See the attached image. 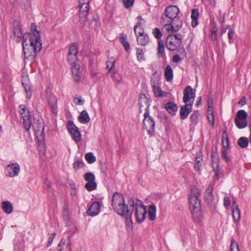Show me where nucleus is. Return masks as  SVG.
Listing matches in <instances>:
<instances>
[{"instance_id":"f257e3e1","label":"nucleus","mask_w":251,"mask_h":251,"mask_svg":"<svg viewBox=\"0 0 251 251\" xmlns=\"http://www.w3.org/2000/svg\"><path fill=\"white\" fill-rule=\"evenodd\" d=\"M31 30L32 34H26L23 36L22 45L25 62H34L36 52L41 50L42 46L35 24H31Z\"/></svg>"},{"instance_id":"f03ea898","label":"nucleus","mask_w":251,"mask_h":251,"mask_svg":"<svg viewBox=\"0 0 251 251\" xmlns=\"http://www.w3.org/2000/svg\"><path fill=\"white\" fill-rule=\"evenodd\" d=\"M201 195V192L197 186H193L191 187L189 197V207L191 209L193 220L196 223H200L203 219L201 200L200 199Z\"/></svg>"},{"instance_id":"7ed1b4c3","label":"nucleus","mask_w":251,"mask_h":251,"mask_svg":"<svg viewBox=\"0 0 251 251\" xmlns=\"http://www.w3.org/2000/svg\"><path fill=\"white\" fill-rule=\"evenodd\" d=\"M112 206L113 210L118 214L125 217L127 224H132V211L130 207L125 204L124 197L120 193L115 192L113 195Z\"/></svg>"},{"instance_id":"20e7f679","label":"nucleus","mask_w":251,"mask_h":251,"mask_svg":"<svg viewBox=\"0 0 251 251\" xmlns=\"http://www.w3.org/2000/svg\"><path fill=\"white\" fill-rule=\"evenodd\" d=\"M128 205L130 207L131 211L135 210V215L136 221L138 223L143 222L145 218L147 213L146 206L142 201L139 199H136L135 201L133 198H131L128 201Z\"/></svg>"},{"instance_id":"39448f33","label":"nucleus","mask_w":251,"mask_h":251,"mask_svg":"<svg viewBox=\"0 0 251 251\" xmlns=\"http://www.w3.org/2000/svg\"><path fill=\"white\" fill-rule=\"evenodd\" d=\"M182 36L180 34L169 35L166 40L167 48L172 51L176 50L182 43Z\"/></svg>"},{"instance_id":"423d86ee","label":"nucleus","mask_w":251,"mask_h":251,"mask_svg":"<svg viewBox=\"0 0 251 251\" xmlns=\"http://www.w3.org/2000/svg\"><path fill=\"white\" fill-rule=\"evenodd\" d=\"M143 121V128L148 131L150 136L154 133L155 121L154 119L150 116V112H145Z\"/></svg>"},{"instance_id":"0eeeda50","label":"nucleus","mask_w":251,"mask_h":251,"mask_svg":"<svg viewBox=\"0 0 251 251\" xmlns=\"http://www.w3.org/2000/svg\"><path fill=\"white\" fill-rule=\"evenodd\" d=\"M213 185L210 184L209 186L206 189L204 193V201L211 210L214 211L216 209V202L214 201V196L212 192Z\"/></svg>"},{"instance_id":"6e6552de","label":"nucleus","mask_w":251,"mask_h":251,"mask_svg":"<svg viewBox=\"0 0 251 251\" xmlns=\"http://www.w3.org/2000/svg\"><path fill=\"white\" fill-rule=\"evenodd\" d=\"M89 0H79V20L82 24L87 21V16L89 11Z\"/></svg>"},{"instance_id":"1a4fd4ad","label":"nucleus","mask_w":251,"mask_h":251,"mask_svg":"<svg viewBox=\"0 0 251 251\" xmlns=\"http://www.w3.org/2000/svg\"><path fill=\"white\" fill-rule=\"evenodd\" d=\"M67 127L68 132L72 135L73 139L76 143L80 142L81 139V134L78 128L72 121L70 120L67 122Z\"/></svg>"},{"instance_id":"9d476101","label":"nucleus","mask_w":251,"mask_h":251,"mask_svg":"<svg viewBox=\"0 0 251 251\" xmlns=\"http://www.w3.org/2000/svg\"><path fill=\"white\" fill-rule=\"evenodd\" d=\"M22 84L24 88L27 99H30L32 96L31 83L26 72H23L22 74Z\"/></svg>"},{"instance_id":"9b49d317","label":"nucleus","mask_w":251,"mask_h":251,"mask_svg":"<svg viewBox=\"0 0 251 251\" xmlns=\"http://www.w3.org/2000/svg\"><path fill=\"white\" fill-rule=\"evenodd\" d=\"M34 123L33 127L34 130L37 135L39 136L38 138H40L41 140H44L45 136V126L43 120L41 117L38 119L34 118Z\"/></svg>"},{"instance_id":"f8f14e48","label":"nucleus","mask_w":251,"mask_h":251,"mask_svg":"<svg viewBox=\"0 0 251 251\" xmlns=\"http://www.w3.org/2000/svg\"><path fill=\"white\" fill-rule=\"evenodd\" d=\"M150 102L149 98L145 94H140L139 97V112H142L145 107V112H150Z\"/></svg>"},{"instance_id":"ddd939ff","label":"nucleus","mask_w":251,"mask_h":251,"mask_svg":"<svg viewBox=\"0 0 251 251\" xmlns=\"http://www.w3.org/2000/svg\"><path fill=\"white\" fill-rule=\"evenodd\" d=\"M46 98L50 105L52 112L54 114L57 113V98L50 90L46 92Z\"/></svg>"},{"instance_id":"4468645a","label":"nucleus","mask_w":251,"mask_h":251,"mask_svg":"<svg viewBox=\"0 0 251 251\" xmlns=\"http://www.w3.org/2000/svg\"><path fill=\"white\" fill-rule=\"evenodd\" d=\"M195 96L196 90L188 85L183 90V101L184 103H188L191 100L193 101Z\"/></svg>"},{"instance_id":"2eb2a0df","label":"nucleus","mask_w":251,"mask_h":251,"mask_svg":"<svg viewBox=\"0 0 251 251\" xmlns=\"http://www.w3.org/2000/svg\"><path fill=\"white\" fill-rule=\"evenodd\" d=\"M78 47L76 44L74 43L70 46L68 54V61L71 63H76L77 61V54Z\"/></svg>"},{"instance_id":"dca6fc26","label":"nucleus","mask_w":251,"mask_h":251,"mask_svg":"<svg viewBox=\"0 0 251 251\" xmlns=\"http://www.w3.org/2000/svg\"><path fill=\"white\" fill-rule=\"evenodd\" d=\"M20 171V166L17 163L10 164L6 168V176L9 177L16 176L18 175Z\"/></svg>"},{"instance_id":"f3484780","label":"nucleus","mask_w":251,"mask_h":251,"mask_svg":"<svg viewBox=\"0 0 251 251\" xmlns=\"http://www.w3.org/2000/svg\"><path fill=\"white\" fill-rule=\"evenodd\" d=\"M185 103V105L181 106L180 109V118L181 120L186 119L191 112L193 101Z\"/></svg>"},{"instance_id":"a211bd4d","label":"nucleus","mask_w":251,"mask_h":251,"mask_svg":"<svg viewBox=\"0 0 251 251\" xmlns=\"http://www.w3.org/2000/svg\"><path fill=\"white\" fill-rule=\"evenodd\" d=\"M179 12L178 8L176 6H168L165 10V16L170 21L178 17Z\"/></svg>"},{"instance_id":"6ab92c4d","label":"nucleus","mask_w":251,"mask_h":251,"mask_svg":"<svg viewBox=\"0 0 251 251\" xmlns=\"http://www.w3.org/2000/svg\"><path fill=\"white\" fill-rule=\"evenodd\" d=\"M100 202L98 201L93 202L87 210V213L88 215L92 217L96 216L100 212Z\"/></svg>"},{"instance_id":"aec40b11","label":"nucleus","mask_w":251,"mask_h":251,"mask_svg":"<svg viewBox=\"0 0 251 251\" xmlns=\"http://www.w3.org/2000/svg\"><path fill=\"white\" fill-rule=\"evenodd\" d=\"M164 107L166 110L172 116H175L178 110V107L176 103L174 102L169 101L166 103Z\"/></svg>"},{"instance_id":"412c9836","label":"nucleus","mask_w":251,"mask_h":251,"mask_svg":"<svg viewBox=\"0 0 251 251\" xmlns=\"http://www.w3.org/2000/svg\"><path fill=\"white\" fill-rule=\"evenodd\" d=\"M79 69V64H73L72 66V72L75 82H79L80 80Z\"/></svg>"},{"instance_id":"4be33fe9","label":"nucleus","mask_w":251,"mask_h":251,"mask_svg":"<svg viewBox=\"0 0 251 251\" xmlns=\"http://www.w3.org/2000/svg\"><path fill=\"white\" fill-rule=\"evenodd\" d=\"M232 217L234 221H238L240 219V211L235 201L232 202Z\"/></svg>"},{"instance_id":"5701e85b","label":"nucleus","mask_w":251,"mask_h":251,"mask_svg":"<svg viewBox=\"0 0 251 251\" xmlns=\"http://www.w3.org/2000/svg\"><path fill=\"white\" fill-rule=\"evenodd\" d=\"M78 121L81 124H87L90 121V118L86 110H83L78 117Z\"/></svg>"},{"instance_id":"b1692460","label":"nucleus","mask_w":251,"mask_h":251,"mask_svg":"<svg viewBox=\"0 0 251 251\" xmlns=\"http://www.w3.org/2000/svg\"><path fill=\"white\" fill-rule=\"evenodd\" d=\"M160 73L155 72L151 76V84L152 87L160 85Z\"/></svg>"},{"instance_id":"393cba45","label":"nucleus","mask_w":251,"mask_h":251,"mask_svg":"<svg viewBox=\"0 0 251 251\" xmlns=\"http://www.w3.org/2000/svg\"><path fill=\"white\" fill-rule=\"evenodd\" d=\"M2 209L6 214H9L12 212L13 207L12 203L9 201H5L2 202Z\"/></svg>"},{"instance_id":"a878e982","label":"nucleus","mask_w":251,"mask_h":251,"mask_svg":"<svg viewBox=\"0 0 251 251\" xmlns=\"http://www.w3.org/2000/svg\"><path fill=\"white\" fill-rule=\"evenodd\" d=\"M62 216L63 219L65 222L66 225L69 226L70 216L69 212V207L66 204H65L63 207Z\"/></svg>"},{"instance_id":"bb28decb","label":"nucleus","mask_w":251,"mask_h":251,"mask_svg":"<svg viewBox=\"0 0 251 251\" xmlns=\"http://www.w3.org/2000/svg\"><path fill=\"white\" fill-rule=\"evenodd\" d=\"M149 218L150 221H154L156 219V208L155 205L149 206L148 208Z\"/></svg>"},{"instance_id":"cd10ccee","label":"nucleus","mask_w":251,"mask_h":251,"mask_svg":"<svg viewBox=\"0 0 251 251\" xmlns=\"http://www.w3.org/2000/svg\"><path fill=\"white\" fill-rule=\"evenodd\" d=\"M199 16V10L197 9H193L191 13L192 26L194 27L198 25V19Z\"/></svg>"},{"instance_id":"c85d7f7f","label":"nucleus","mask_w":251,"mask_h":251,"mask_svg":"<svg viewBox=\"0 0 251 251\" xmlns=\"http://www.w3.org/2000/svg\"><path fill=\"white\" fill-rule=\"evenodd\" d=\"M152 89L154 94L156 97H165L168 95V93L162 91L160 88L159 85L156 87H152Z\"/></svg>"},{"instance_id":"c756f323","label":"nucleus","mask_w":251,"mask_h":251,"mask_svg":"<svg viewBox=\"0 0 251 251\" xmlns=\"http://www.w3.org/2000/svg\"><path fill=\"white\" fill-rule=\"evenodd\" d=\"M142 20L141 19V21L137 23L134 27V30L137 36L145 34L144 33L143 24H142Z\"/></svg>"},{"instance_id":"7c9ffc66","label":"nucleus","mask_w":251,"mask_h":251,"mask_svg":"<svg viewBox=\"0 0 251 251\" xmlns=\"http://www.w3.org/2000/svg\"><path fill=\"white\" fill-rule=\"evenodd\" d=\"M165 76L167 81H170L173 78V70L170 65H167L165 69Z\"/></svg>"},{"instance_id":"2f4dec72","label":"nucleus","mask_w":251,"mask_h":251,"mask_svg":"<svg viewBox=\"0 0 251 251\" xmlns=\"http://www.w3.org/2000/svg\"><path fill=\"white\" fill-rule=\"evenodd\" d=\"M167 22H172L173 26L175 27V31L178 30L181 27L182 23V21L179 19L178 17H177L174 19H172L170 21H168Z\"/></svg>"},{"instance_id":"473e14b6","label":"nucleus","mask_w":251,"mask_h":251,"mask_svg":"<svg viewBox=\"0 0 251 251\" xmlns=\"http://www.w3.org/2000/svg\"><path fill=\"white\" fill-rule=\"evenodd\" d=\"M164 45L163 41L159 40L158 42L157 53V55L158 58L162 57L164 53Z\"/></svg>"},{"instance_id":"72a5a7b5","label":"nucleus","mask_w":251,"mask_h":251,"mask_svg":"<svg viewBox=\"0 0 251 251\" xmlns=\"http://www.w3.org/2000/svg\"><path fill=\"white\" fill-rule=\"evenodd\" d=\"M137 41L139 45L145 46L148 43L149 38L146 34L137 36Z\"/></svg>"},{"instance_id":"f704fd0d","label":"nucleus","mask_w":251,"mask_h":251,"mask_svg":"<svg viewBox=\"0 0 251 251\" xmlns=\"http://www.w3.org/2000/svg\"><path fill=\"white\" fill-rule=\"evenodd\" d=\"M19 108H20V113L22 115L23 118L31 117L30 112L25 105H20Z\"/></svg>"},{"instance_id":"c9c22d12","label":"nucleus","mask_w":251,"mask_h":251,"mask_svg":"<svg viewBox=\"0 0 251 251\" xmlns=\"http://www.w3.org/2000/svg\"><path fill=\"white\" fill-rule=\"evenodd\" d=\"M234 121L236 126L240 129L246 127L248 124L247 119H237V118H235Z\"/></svg>"},{"instance_id":"e433bc0d","label":"nucleus","mask_w":251,"mask_h":251,"mask_svg":"<svg viewBox=\"0 0 251 251\" xmlns=\"http://www.w3.org/2000/svg\"><path fill=\"white\" fill-rule=\"evenodd\" d=\"M249 143V140L245 137H240L237 141L238 145L241 148H245L248 147Z\"/></svg>"},{"instance_id":"4c0bfd02","label":"nucleus","mask_w":251,"mask_h":251,"mask_svg":"<svg viewBox=\"0 0 251 251\" xmlns=\"http://www.w3.org/2000/svg\"><path fill=\"white\" fill-rule=\"evenodd\" d=\"M200 116V112L199 111H195L192 113L190 116V119L191 123L194 126H196L199 122V117Z\"/></svg>"},{"instance_id":"58836bf2","label":"nucleus","mask_w":251,"mask_h":251,"mask_svg":"<svg viewBox=\"0 0 251 251\" xmlns=\"http://www.w3.org/2000/svg\"><path fill=\"white\" fill-rule=\"evenodd\" d=\"M120 41L124 46L125 50L127 51L130 48V45L127 41V36L126 35H121L120 37Z\"/></svg>"},{"instance_id":"ea45409f","label":"nucleus","mask_w":251,"mask_h":251,"mask_svg":"<svg viewBox=\"0 0 251 251\" xmlns=\"http://www.w3.org/2000/svg\"><path fill=\"white\" fill-rule=\"evenodd\" d=\"M97 183L95 181L87 182L85 185V187L88 191H92L96 189L97 188Z\"/></svg>"},{"instance_id":"a19ab883","label":"nucleus","mask_w":251,"mask_h":251,"mask_svg":"<svg viewBox=\"0 0 251 251\" xmlns=\"http://www.w3.org/2000/svg\"><path fill=\"white\" fill-rule=\"evenodd\" d=\"M85 158L89 164L93 163L96 160V157L94 155L92 152L87 153L85 155Z\"/></svg>"},{"instance_id":"79ce46f5","label":"nucleus","mask_w":251,"mask_h":251,"mask_svg":"<svg viewBox=\"0 0 251 251\" xmlns=\"http://www.w3.org/2000/svg\"><path fill=\"white\" fill-rule=\"evenodd\" d=\"M224 134H226V137L225 139V137L224 136L223 137L222 144H223V148H224V149L223 150H226L229 147V139L227 137L226 130H225L224 131Z\"/></svg>"},{"instance_id":"37998d69","label":"nucleus","mask_w":251,"mask_h":251,"mask_svg":"<svg viewBox=\"0 0 251 251\" xmlns=\"http://www.w3.org/2000/svg\"><path fill=\"white\" fill-rule=\"evenodd\" d=\"M23 123L25 128L26 131H29L32 124L31 119L30 118H23Z\"/></svg>"},{"instance_id":"c03bdc74","label":"nucleus","mask_w":251,"mask_h":251,"mask_svg":"<svg viewBox=\"0 0 251 251\" xmlns=\"http://www.w3.org/2000/svg\"><path fill=\"white\" fill-rule=\"evenodd\" d=\"M247 113L245 110H240L237 112L235 118H237V119H247Z\"/></svg>"},{"instance_id":"a18cd8bd","label":"nucleus","mask_w":251,"mask_h":251,"mask_svg":"<svg viewBox=\"0 0 251 251\" xmlns=\"http://www.w3.org/2000/svg\"><path fill=\"white\" fill-rule=\"evenodd\" d=\"M137 58L139 61H144V52L141 48L136 49Z\"/></svg>"},{"instance_id":"49530a36","label":"nucleus","mask_w":251,"mask_h":251,"mask_svg":"<svg viewBox=\"0 0 251 251\" xmlns=\"http://www.w3.org/2000/svg\"><path fill=\"white\" fill-rule=\"evenodd\" d=\"M84 178L87 182L94 181L95 180V176L92 173L89 172L84 174Z\"/></svg>"},{"instance_id":"de8ad7c7","label":"nucleus","mask_w":251,"mask_h":251,"mask_svg":"<svg viewBox=\"0 0 251 251\" xmlns=\"http://www.w3.org/2000/svg\"><path fill=\"white\" fill-rule=\"evenodd\" d=\"M84 166V163L82 159L76 160L74 162L73 167L75 170H78L83 168Z\"/></svg>"},{"instance_id":"09e8293b","label":"nucleus","mask_w":251,"mask_h":251,"mask_svg":"<svg viewBox=\"0 0 251 251\" xmlns=\"http://www.w3.org/2000/svg\"><path fill=\"white\" fill-rule=\"evenodd\" d=\"M230 250V251H240L237 243L233 239L231 240Z\"/></svg>"},{"instance_id":"8fccbe9b","label":"nucleus","mask_w":251,"mask_h":251,"mask_svg":"<svg viewBox=\"0 0 251 251\" xmlns=\"http://www.w3.org/2000/svg\"><path fill=\"white\" fill-rule=\"evenodd\" d=\"M221 157L223 160H225L226 163L231 162V159L227 155L226 150H222L221 153Z\"/></svg>"},{"instance_id":"3c124183","label":"nucleus","mask_w":251,"mask_h":251,"mask_svg":"<svg viewBox=\"0 0 251 251\" xmlns=\"http://www.w3.org/2000/svg\"><path fill=\"white\" fill-rule=\"evenodd\" d=\"M202 160V158L200 159H195L196 164L194 165V169L197 172H200L201 167V166L202 163L201 161Z\"/></svg>"},{"instance_id":"603ef678","label":"nucleus","mask_w":251,"mask_h":251,"mask_svg":"<svg viewBox=\"0 0 251 251\" xmlns=\"http://www.w3.org/2000/svg\"><path fill=\"white\" fill-rule=\"evenodd\" d=\"M207 120L209 123L212 125V126L214 125V114L213 111H210L209 113H207Z\"/></svg>"},{"instance_id":"864d4df0","label":"nucleus","mask_w":251,"mask_h":251,"mask_svg":"<svg viewBox=\"0 0 251 251\" xmlns=\"http://www.w3.org/2000/svg\"><path fill=\"white\" fill-rule=\"evenodd\" d=\"M164 28L169 33L176 31H175V27H174V26H173V25L172 22H171V24H165V26H164Z\"/></svg>"},{"instance_id":"5fc2aeb1","label":"nucleus","mask_w":251,"mask_h":251,"mask_svg":"<svg viewBox=\"0 0 251 251\" xmlns=\"http://www.w3.org/2000/svg\"><path fill=\"white\" fill-rule=\"evenodd\" d=\"M227 28L228 30L227 35L229 39V43H231L232 42V40L234 36V32L233 30L229 26H227Z\"/></svg>"},{"instance_id":"6e6d98bb","label":"nucleus","mask_w":251,"mask_h":251,"mask_svg":"<svg viewBox=\"0 0 251 251\" xmlns=\"http://www.w3.org/2000/svg\"><path fill=\"white\" fill-rule=\"evenodd\" d=\"M152 33L154 36L158 39H160L162 37V33L160 29L158 28H155L153 30Z\"/></svg>"},{"instance_id":"4d7b16f0","label":"nucleus","mask_w":251,"mask_h":251,"mask_svg":"<svg viewBox=\"0 0 251 251\" xmlns=\"http://www.w3.org/2000/svg\"><path fill=\"white\" fill-rule=\"evenodd\" d=\"M114 64H107L106 66V68L108 70L109 73L111 74L112 76H113L116 73V71L114 67Z\"/></svg>"},{"instance_id":"13d9d810","label":"nucleus","mask_w":251,"mask_h":251,"mask_svg":"<svg viewBox=\"0 0 251 251\" xmlns=\"http://www.w3.org/2000/svg\"><path fill=\"white\" fill-rule=\"evenodd\" d=\"M14 249L16 251H24V247L23 244L21 242H18L15 244Z\"/></svg>"},{"instance_id":"bf43d9fd","label":"nucleus","mask_w":251,"mask_h":251,"mask_svg":"<svg viewBox=\"0 0 251 251\" xmlns=\"http://www.w3.org/2000/svg\"><path fill=\"white\" fill-rule=\"evenodd\" d=\"M219 162H218V158L215 159V162L212 163L213 171L214 172H217V171H220L219 169Z\"/></svg>"},{"instance_id":"052dcab7","label":"nucleus","mask_w":251,"mask_h":251,"mask_svg":"<svg viewBox=\"0 0 251 251\" xmlns=\"http://www.w3.org/2000/svg\"><path fill=\"white\" fill-rule=\"evenodd\" d=\"M73 101L76 105H83L85 102L84 100H81L80 98H74Z\"/></svg>"},{"instance_id":"680f3d73","label":"nucleus","mask_w":251,"mask_h":251,"mask_svg":"<svg viewBox=\"0 0 251 251\" xmlns=\"http://www.w3.org/2000/svg\"><path fill=\"white\" fill-rule=\"evenodd\" d=\"M208 103V109L207 113H209L210 111H213V100L211 98H209L207 100Z\"/></svg>"},{"instance_id":"e2e57ef3","label":"nucleus","mask_w":251,"mask_h":251,"mask_svg":"<svg viewBox=\"0 0 251 251\" xmlns=\"http://www.w3.org/2000/svg\"><path fill=\"white\" fill-rule=\"evenodd\" d=\"M66 241L64 239H61L60 243L57 246L58 251H62L63 249V246L65 244Z\"/></svg>"},{"instance_id":"0e129e2a","label":"nucleus","mask_w":251,"mask_h":251,"mask_svg":"<svg viewBox=\"0 0 251 251\" xmlns=\"http://www.w3.org/2000/svg\"><path fill=\"white\" fill-rule=\"evenodd\" d=\"M134 1V0H123L124 4L126 8H128L132 6Z\"/></svg>"},{"instance_id":"69168bd1","label":"nucleus","mask_w":251,"mask_h":251,"mask_svg":"<svg viewBox=\"0 0 251 251\" xmlns=\"http://www.w3.org/2000/svg\"><path fill=\"white\" fill-rule=\"evenodd\" d=\"M212 158V163L215 162V159L218 158V162H220V159L217 152L212 151L211 155Z\"/></svg>"},{"instance_id":"338daca9","label":"nucleus","mask_w":251,"mask_h":251,"mask_svg":"<svg viewBox=\"0 0 251 251\" xmlns=\"http://www.w3.org/2000/svg\"><path fill=\"white\" fill-rule=\"evenodd\" d=\"M231 202L230 198L226 196L224 198V205L225 207H228L230 205Z\"/></svg>"},{"instance_id":"774afa93","label":"nucleus","mask_w":251,"mask_h":251,"mask_svg":"<svg viewBox=\"0 0 251 251\" xmlns=\"http://www.w3.org/2000/svg\"><path fill=\"white\" fill-rule=\"evenodd\" d=\"M217 29L216 27H213L211 33V38L213 40H216L217 39L216 31Z\"/></svg>"}]
</instances>
